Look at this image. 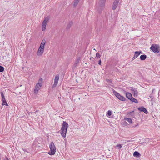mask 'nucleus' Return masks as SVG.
<instances>
[{
	"mask_svg": "<svg viewBox=\"0 0 160 160\" xmlns=\"http://www.w3.org/2000/svg\"><path fill=\"white\" fill-rule=\"evenodd\" d=\"M4 70V68L3 67L0 66V72H2Z\"/></svg>",
	"mask_w": 160,
	"mask_h": 160,
	"instance_id": "nucleus-26",
	"label": "nucleus"
},
{
	"mask_svg": "<svg viewBox=\"0 0 160 160\" xmlns=\"http://www.w3.org/2000/svg\"><path fill=\"white\" fill-rule=\"evenodd\" d=\"M68 127V125L65 121H63L62 127L61 129V134L62 136L65 138L66 133L67 132V129Z\"/></svg>",
	"mask_w": 160,
	"mask_h": 160,
	"instance_id": "nucleus-1",
	"label": "nucleus"
},
{
	"mask_svg": "<svg viewBox=\"0 0 160 160\" xmlns=\"http://www.w3.org/2000/svg\"><path fill=\"white\" fill-rule=\"evenodd\" d=\"M94 50H95V51H96V49H93Z\"/></svg>",
	"mask_w": 160,
	"mask_h": 160,
	"instance_id": "nucleus-36",
	"label": "nucleus"
},
{
	"mask_svg": "<svg viewBox=\"0 0 160 160\" xmlns=\"http://www.w3.org/2000/svg\"><path fill=\"white\" fill-rule=\"evenodd\" d=\"M133 155L136 157H139L141 156V155L138 152L135 151L133 154Z\"/></svg>",
	"mask_w": 160,
	"mask_h": 160,
	"instance_id": "nucleus-15",
	"label": "nucleus"
},
{
	"mask_svg": "<svg viewBox=\"0 0 160 160\" xmlns=\"http://www.w3.org/2000/svg\"><path fill=\"white\" fill-rule=\"evenodd\" d=\"M127 142H129L130 141V140H127Z\"/></svg>",
	"mask_w": 160,
	"mask_h": 160,
	"instance_id": "nucleus-34",
	"label": "nucleus"
},
{
	"mask_svg": "<svg viewBox=\"0 0 160 160\" xmlns=\"http://www.w3.org/2000/svg\"><path fill=\"white\" fill-rule=\"evenodd\" d=\"M113 93L114 94L115 96L120 100L122 101H125V100L126 99L124 97L120 95L115 90H114L113 91Z\"/></svg>",
	"mask_w": 160,
	"mask_h": 160,
	"instance_id": "nucleus-5",
	"label": "nucleus"
},
{
	"mask_svg": "<svg viewBox=\"0 0 160 160\" xmlns=\"http://www.w3.org/2000/svg\"><path fill=\"white\" fill-rule=\"evenodd\" d=\"M138 109L141 111L144 112L146 114H147L148 113L147 110L143 107H139L138 108Z\"/></svg>",
	"mask_w": 160,
	"mask_h": 160,
	"instance_id": "nucleus-13",
	"label": "nucleus"
},
{
	"mask_svg": "<svg viewBox=\"0 0 160 160\" xmlns=\"http://www.w3.org/2000/svg\"><path fill=\"white\" fill-rule=\"evenodd\" d=\"M115 147H118L119 149H120L122 147V146L121 144H117L116 146H115Z\"/></svg>",
	"mask_w": 160,
	"mask_h": 160,
	"instance_id": "nucleus-25",
	"label": "nucleus"
},
{
	"mask_svg": "<svg viewBox=\"0 0 160 160\" xmlns=\"http://www.w3.org/2000/svg\"><path fill=\"white\" fill-rule=\"evenodd\" d=\"M6 160H9L8 158H6Z\"/></svg>",
	"mask_w": 160,
	"mask_h": 160,
	"instance_id": "nucleus-35",
	"label": "nucleus"
},
{
	"mask_svg": "<svg viewBox=\"0 0 160 160\" xmlns=\"http://www.w3.org/2000/svg\"><path fill=\"white\" fill-rule=\"evenodd\" d=\"M1 94V96L2 97V105H6L8 106V103L5 100L4 96V94H3V92H0Z\"/></svg>",
	"mask_w": 160,
	"mask_h": 160,
	"instance_id": "nucleus-7",
	"label": "nucleus"
},
{
	"mask_svg": "<svg viewBox=\"0 0 160 160\" xmlns=\"http://www.w3.org/2000/svg\"><path fill=\"white\" fill-rule=\"evenodd\" d=\"M138 124H137V125H135V126H133V127H136V126H138Z\"/></svg>",
	"mask_w": 160,
	"mask_h": 160,
	"instance_id": "nucleus-33",
	"label": "nucleus"
},
{
	"mask_svg": "<svg viewBox=\"0 0 160 160\" xmlns=\"http://www.w3.org/2000/svg\"><path fill=\"white\" fill-rule=\"evenodd\" d=\"M142 53L141 51H136L135 52V54L134 55L133 57L132 58V60H134V59L136 58L138 56Z\"/></svg>",
	"mask_w": 160,
	"mask_h": 160,
	"instance_id": "nucleus-12",
	"label": "nucleus"
},
{
	"mask_svg": "<svg viewBox=\"0 0 160 160\" xmlns=\"http://www.w3.org/2000/svg\"><path fill=\"white\" fill-rule=\"evenodd\" d=\"M46 43V41L44 39L42 40L41 43L40 47L42 48H44V45Z\"/></svg>",
	"mask_w": 160,
	"mask_h": 160,
	"instance_id": "nucleus-16",
	"label": "nucleus"
},
{
	"mask_svg": "<svg viewBox=\"0 0 160 160\" xmlns=\"http://www.w3.org/2000/svg\"><path fill=\"white\" fill-rule=\"evenodd\" d=\"M106 81L107 82L112 83V81L111 79H107L106 80Z\"/></svg>",
	"mask_w": 160,
	"mask_h": 160,
	"instance_id": "nucleus-29",
	"label": "nucleus"
},
{
	"mask_svg": "<svg viewBox=\"0 0 160 160\" xmlns=\"http://www.w3.org/2000/svg\"><path fill=\"white\" fill-rule=\"evenodd\" d=\"M80 60L79 59H77V60L75 62V63L74 64V66L75 67H76V65L78 63H79Z\"/></svg>",
	"mask_w": 160,
	"mask_h": 160,
	"instance_id": "nucleus-23",
	"label": "nucleus"
},
{
	"mask_svg": "<svg viewBox=\"0 0 160 160\" xmlns=\"http://www.w3.org/2000/svg\"><path fill=\"white\" fill-rule=\"evenodd\" d=\"M22 150L23 151H24V152H28L27 151H26V150L25 149H23V148H22Z\"/></svg>",
	"mask_w": 160,
	"mask_h": 160,
	"instance_id": "nucleus-32",
	"label": "nucleus"
},
{
	"mask_svg": "<svg viewBox=\"0 0 160 160\" xmlns=\"http://www.w3.org/2000/svg\"><path fill=\"white\" fill-rule=\"evenodd\" d=\"M124 119L128 121L130 123H132V121L131 119L128 118H125Z\"/></svg>",
	"mask_w": 160,
	"mask_h": 160,
	"instance_id": "nucleus-18",
	"label": "nucleus"
},
{
	"mask_svg": "<svg viewBox=\"0 0 160 160\" xmlns=\"http://www.w3.org/2000/svg\"><path fill=\"white\" fill-rule=\"evenodd\" d=\"M72 24L73 22L72 21L69 22V23L68 24L67 26V28L69 29L71 28V26L72 25Z\"/></svg>",
	"mask_w": 160,
	"mask_h": 160,
	"instance_id": "nucleus-19",
	"label": "nucleus"
},
{
	"mask_svg": "<svg viewBox=\"0 0 160 160\" xmlns=\"http://www.w3.org/2000/svg\"><path fill=\"white\" fill-rule=\"evenodd\" d=\"M120 0H114V2L113 3L112 6V9L113 10H115L119 2V1Z\"/></svg>",
	"mask_w": 160,
	"mask_h": 160,
	"instance_id": "nucleus-10",
	"label": "nucleus"
},
{
	"mask_svg": "<svg viewBox=\"0 0 160 160\" xmlns=\"http://www.w3.org/2000/svg\"><path fill=\"white\" fill-rule=\"evenodd\" d=\"M131 90L132 91V92H134V91H135L136 89V88H133L132 87H131Z\"/></svg>",
	"mask_w": 160,
	"mask_h": 160,
	"instance_id": "nucleus-30",
	"label": "nucleus"
},
{
	"mask_svg": "<svg viewBox=\"0 0 160 160\" xmlns=\"http://www.w3.org/2000/svg\"><path fill=\"white\" fill-rule=\"evenodd\" d=\"M105 0H100L99 2H98V5L99 7V8H100V10L98 9V10L100 11H102V9L103 8L104 6L105 5Z\"/></svg>",
	"mask_w": 160,
	"mask_h": 160,
	"instance_id": "nucleus-6",
	"label": "nucleus"
},
{
	"mask_svg": "<svg viewBox=\"0 0 160 160\" xmlns=\"http://www.w3.org/2000/svg\"><path fill=\"white\" fill-rule=\"evenodd\" d=\"M42 86L37 84L35 86L34 92L35 94H37L38 90L41 88Z\"/></svg>",
	"mask_w": 160,
	"mask_h": 160,
	"instance_id": "nucleus-9",
	"label": "nucleus"
},
{
	"mask_svg": "<svg viewBox=\"0 0 160 160\" xmlns=\"http://www.w3.org/2000/svg\"><path fill=\"white\" fill-rule=\"evenodd\" d=\"M44 48L39 47L37 52V54L38 56H41L44 52Z\"/></svg>",
	"mask_w": 160,
	"mask_h": 160,
	"instance_id": "nucleus-11",
	"label": "nucleus"
},
{
	"mask_svg": "<svg viewBox=\"0 0 160 160\" xmlns=\"http://www.w3.org/2000/svg\"><path fill=\"white\" fill-rule=\"evenodd\" d=\"M50 151L48 152V154L50 155H54L56 152V148L53 142H51L49 145Z\"/></svg>",
	"mask_w": 160,
	"mask_h": 160,
	"instance_id": "nucleus-2",
	"label": "nucleus"
},
{
	"mask_svg": "<svg viewBox=\"0 0 160 160\" xmlns=\"http://www.w3.org/2000/svg\"><path fill=\"white\" fill-rule=\"evenodd\" d=\"M59 76L58 74H57L55 76V79H54V83L52 85V88L55 87L58 84V81L59 79Z\"/></svg>",
	"mask_w": 160,
	"mask_h": 160,
	"instance_id": "nucleus-8",
	"label": "nucleus"
},
{
	"mask_svg": "<svg viewBox=\"0 0 160 160\" xmlns=\"http://www.w3.org/2000/svg\"><path fill=\"white\" fill-rule=\"evenodd\" d=\"M160 46L158 44H153L150 47V49L154 52H159Z\"/></svg>",
	"mask_w": 160,
	"mask_h": 160,
	"instance_id": "nucleus-3",
	"label": "nucleus"
},
{
	"mask_svg": "<svg viewBox=\"0 0 160 160\" xmlns=\"http://www.w3.org/2000/svg\"><path fill=\"white\" fill-rule=\"evenodd\" d=\"M80 0H76L74 3V7L76 6L78 4L79 1Z\"/></svg>",
	"mask_w": 160,
	"mask_h": 160,
	"instance_id": "nucleus-24",
	"label": "nucleus"
},
{
	"mask_svg": "<svg viewBox=\"0 0 160 160\" xmlns=\"http://www.w3.org/2000/svg\"><path fill=\"white\" fill-rule=\"evenodd\" d=\"M146 58H147V56L145 54H143V55H141V56H140V60H144L145 59H146Z\"/></svg>",
	"mask_w": 160,
	"mask_h": 160,
	"instance_id": "nucleus-17",
	"label": "nucleus"
},
{
	"mask_svg": "<svg viewBox=\"0 0 160 160\" xmlns=\"http://www.w3.org/2000/svg\"><path fill=\"white\" fill-rule=\"evenodd\" d=\"M132 93L134 94V95L135 97L138 96V92L137 89L134 91V92H132Z\"/></svg>",
	"mask_w": 160,
	"mask_h": 160,
	"instance_id": "nucleus-21",
	"label": "nucleus"
},
{
	"mask_svg": "<svg viewBox=\"0 0 160 160\" xmlns=\"http://www.w3.org/2000/svg\"><path fill=\"white\" fill-rule=\"evenodd\" d=\"M107 114L109 116H111L112 114V112L110 110H108V112Z\"/></svg>",
	"mask_w": 160,
	"mask_h": 160,
	"instance_id": "nucleus-28",
	"label": "nucleus"
},
{
	"mask_svg": "<svg viewBox=\"0 0 160 160\" xmlns=\"http://www.w3.org/2000/svg\"><path fill=\"white\" fill-rule=\"evenodd\" d=\"M37 84L40 85L42 86V78H40L38 81V82Z\"/></svg>",
	"mask_w": 160,
	"mask_h": 160,
	"instance_id": "nucleus-20",
	"label": "nucleus"
},
{
	"mask_svg": "<svg viewBox=\"0 0 160 160\" xmlns=\"http://www.w3.org/2000/svg\"><path fill=\"white\" fill-rule=\"evenodd\" d=\"M49 19V17H47L45 18L44 20H43L42 24V31H44L45 30L47 22L48 21Z\"/></svg>",
	"mask_w": 160,
	"mask_h": 160,
	"instance_id": "nucleus-4",
	"label": "nucleus"
},
{
	"mask_svg": "<svg viewBox=\"0 0 160 160\" xmlns=\"http://www.w3.org/2000/svg\"><path fill=\"white\" fill-rule=\"evenodd\" d=\"M130 100L132 102H135L136 103H138V102L137 100L135 98H133L132 97V98Z\"/></svg>",
	"mask_w": 160,
	"mask_h": 160,
	"instance_id": "nucleus-22",
	"label": "nucleus"
},
{
	"mask_svg": "<svg viewBox=\"0 0 160 160\" xmlns=\"http://www.w3.org/2000/svg\"><path fill=\"white\" fill-rule=\"evenodd\" d=\"M101 60L100 59L99 60V61H98V64L99 65H101Z\"/></svg>",
	"mask_w": 160,
	"mask_h": 160,
	"instance_id": "nucleus-31",
	"label": "nucleus"
},
{
	"mask_svg": "<svg viewBox=\"0 0 160 160\" xmlns=\"http://www.w3.org/2000/svg\"><path fill=\"white\" fill-rule=\"evenodd\" d=\"M126 96L128 99L130 100L132 97V94L128 92L126 93Z\"/></svg>",
	"mask_w": 160,
	"mask_h": 160,
	"instance_id": "nucleus-14",
	"label": "nucleus"
},
{
	"mask_svg": "<svg viewBox=\"0 0 160 160\" xmlns=\"http://www.w3.org/2000/svg\"><path fill=\"white\" fill-rule=\"evenodd\" d=\"M96 57L97 58H99L101 57V55L98 52H97L96 53Z\"/></svg>",
	"mask_w": 160,
	"mask_h": 160,
	"instance_id": "nucleus-27",
	"label": "nucleus"
}]
</instances>
